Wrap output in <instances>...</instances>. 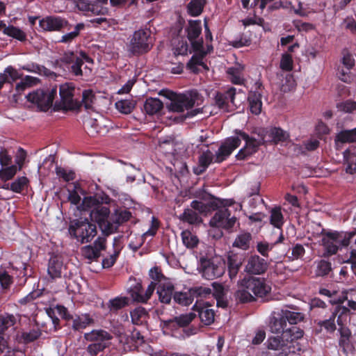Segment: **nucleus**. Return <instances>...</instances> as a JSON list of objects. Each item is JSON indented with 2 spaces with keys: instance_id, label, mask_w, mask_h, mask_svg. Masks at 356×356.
<instances>
[{
  "instance_id": "nucleus-47",
  "label": "nucleus",
  "mask_w": 356,
  "mask_h": 356,
  "mask_svg": "<svg viewBox=\"0 0 356 356\" xmlns=\"http://www.w3.org/2000/svg\"><path fill=\"white\" fill-rule=\"evenodd\" d=\"M128 304V298L120 296L110 300L108 303V307L111 312H114L125 307Z\"/></svg>"
},
{
  "instance_id": "nucleus-13",
  "label": "nucleus",
  "mask_w": 356,
  "mask_h": 356,
  "mask_svg": "<svg viewBox=\"0 0 356 356\" xmlns=\"http://www.w3.org/2000/svg\"><path fill=\"white\" fill-rule=\"evenodd\" d=\"M73 88L70 87L67 84L60 85L59 88V95L60 97V102H56L54 109L58 110H74L79 108L80 104L74 99Z\"/></svg>"
},
{
  "instance_id": "nucleus-64",
  "label": "nucleus",
  "mask_w": 356,
  "mask_h": 356,
  "mask_svg": "<svg viewBox=\"0 0 356 356\" xmlns=\"http://www.w3.org/2000/svg\"><path fill=\"white\" fill-rule=\"evenodd\" d=\"M349 154L350 152L348 149H346L343 152V159L345 163L347 164L345 171L347 174L354 175L356 174V160L355 161H349L348 159Z\"/></svg>"
},
{
  "instance_id": "nucleus-49",
  "label": "nucleus",
  "mask_w": 356,
  "mask_h": 356,
  "mask_svg": "<svg viewBox=\"0 0 356 356\" xmlns=\"http://www.w3.org/2000/svg\"><path fill=\"white\" fill-rule=\"evenodd\" d=\"M17 172V166L16 165L1 167L0 169V179L4 181L10 180L15 177Z\"/></svg>"
},
{
  "instance_id": "nucleus-56",
  "label": "nucleus",
  "mask_w": 356,
  "mask_h": 356,
  "mask_svg": "<svg viewBox=\"0 0 356 356\" xmlns=\"http://www.w3.org/2000/svg\"><path fill=\"white\" fill-rule=\"evenodd\" d=\"M82 255L90 261L97 260L99 257L100 254L97 253V250H94L92 245H86L81 248Z\"/></svg>"
},
{
  "instance_id": "nucleus-26",
  "label": "nucleus",
  "mask_w": 356,
  "mask_h": 356,
  "mask_svg": "<svg viewBox=\"0 0 356 356\" xmlns=\"http://www.w3.org/2000/svg\"><path fill=\"white\" fill-rule=\"evenodd\" d=\"M266 143L271 142L275 144L284 142L289 138V134L280 127H272L269 130L265 129Z\"/></svg>"
},
{
  "instance_id": "nucleus-48",
  "label": "nucleus",
  "mask_w": 356,
  "mask_h": 356,
  "mask_svg": "<svg viewBox=\"0 0 356 356\" xmlns=\"http://www.w3.org/2000/svg\"><path fill=\"white\" fill-rule=\"evenodd\" d=\"M95 100L96 96L92 90L88 89L83 91L81 104L86 109H92Z\"/></svg>"
},
{
  "instance_id": "nucleus-54",
  "label": "nucleus",
  "mask_w": 356,
  "mask_h": 356,
  "mask_svg": "<svg viewBox=\"0 0 356 356\" xmlns=\"http://www.w3.org/2000/svg\"><path fill=\"white\" fill-rule=\"evenodd\" d=\"M332 270V264L330 261L321 260L316 266V275L323 277L329 274Z\"/></svg>"
},
{
  "instance_id": "nucleus-6",
  "label": "nucleus",
  "mask_w": 356,
  "mask_h": 356,
  "mask_svg": "<svg viewBox=\"0 0 356 356\" xmlns=\"http://www.w3.org/2000/svg\"><path fill=\"white\" fill-rule=\"evenodd\" d=\"M154 45L149 29H138L130 38L128 51L134 56H140L149 52Z\"/></svg>"
},
{
  "instance_id": "nucleus-12",
  "label": "nucleus",
  "mask_w": 356,
  "mask_h": 356,
  "mask_svg": "<svg viewBox=\"0 0 356 356\" xmlns=\"http://www.w3.org/2000/svg\"><path fill=\"white\" fill-rule=\"evenodd\" d=\"M70 234L82 243H88L97 234L96 224H71Z\"/></svg>"
},
{
  "instance_id": "nucleus-40",
  "label": "nucleus",
  "mask_w": 356,
  "mask_h": 356,
  "mask_svg": "<svg viewBox=\"0 0 356 356\" xmlns=\"http://www.w3.org/2000/svg\"><path fill=\"white\" fill-rule=\"evenodd\" d=\"M3 33L9 37H11L20 42H25L26 40V33L20 29L19 27L13 25H9L3 30Z\"/></svg>"
},
{
  "instance_id": "nucleus-32",
  "label": "nucleus",
  "mask_w": 356,
  "mask_h": 356,
  "mask_svg": "<svg viewBox=\"0 0 356 356\" xmlns=\"http://www.w3.org/2000/svg\"><path fill=\"white\" fill-rule=\"evenodd\" d=\"M243 70L244 67L241 65H237L234 67H229L227 70V74L232 83L236 85L244 84L245 79L243 76Z\"/></svg>"
},
{
  "instance_id": "nucleus-11",
  "label": "nucleus",
  "mask_w": 356,
  "mask_h": 356,
  "mask_svg": "<svg viewBox=\"0 0 356 356\" xmlns=\"http://www.w3.org/2000/svg\"><path fill=\"white\" fill-rule=\"evenodd\" d=\"M341 54L342 57L340 60L341 65L337 68V74L341 81L350 83L354 79L351 70L355 65V60L348 49H343Z\"/></svg>"
},
{
  "instance_id": "nucleus-39",
  "label": "nucleus",
  "mask_w": 356,
  "mask_h": 356,
  "mask_svg": "<svg viewBox=\"0 0 356 356\" xmlns=\"http://www.w3.org/2000/svg\"><path fill=\"white\" fill-rule=\"evenodd\" d=\"M94 320L87 314L76 316L72 321V329L76 331L85 329L87 326L92 324Z\"/></svg>"
},
{
  "instance_id": "nucleus-50",
  "label": "nucleus",
  "mask_w": 356,
  "mask_h": 356,
  "mask_svg": "<svg viewBox=\"0 0 356 356\" xmlns=\"http://www.w3.org/2000/svg\"><path fill=\"white\" fill-rule=\"evenodd\" d=\"M241 266V262L240 261H237L232 256L228 257V271L232 280L236 277Z\"/></svg>"
},
{
  "instance_id": "nucleus-23",
  "label": "nucleus",
  "mask_w": 356,
  "mask_h": 356,
  "mask_svg": "<svg viewBox=\"0 0 356 356\" xmlns=\"http://www.w3.org/2000/svg\"><path fill=\"white\" fill-rule=\"evenodd\" d=\"M154 291V286L152 281L145 291L143 289L141 284L138 283L131 290L130 293L134 301L145 303L149 300Z\"/></svg>"
},
{
  "instance_id": "nucleus-30",
  "label": "nucleus",
  "mask_w": 356,
  "mask_h": 356,
  "mask_svg": "<svg viewBox=\"0 0 356 356\" xmlns=\"http://www.w3.org/2000/svg\"><path fill=\"white\" fill-rule=\"evenodd\" d=\"M85 24L83 22L78 23L76 25H72V31L63 35L58 42L66 44H71L76 38L80 35L81 31L85 29Z\"/></svg>"
},
{
  "instance_id": "nucleus-34",
  "label": "nucleus",
  "mask_w": 356,
  "mask_h": 356,
  "mask_svg": "<svg viewBox=\"0 0 356 356\" xmlns=\"http://www.w3.org/2000/svg\"><path fill=\"white\" fill-rule=\"evenodd\" d=\"M199 313V317L202 323L205 325H211L214 321L215 313L213 309L209 308V306L203 305L200 304L197 307H193Z\"/></svg>"
},
{
  "instance_id": "nucleus-8",
  "label": "nucleus",
  "mask_w": 356,
  "mask_h": 356,
  "mask_svg": "<svg viewBox=\"0 0 356 356\" xmlns=\"http://www.w3.org/2000/svg\"><path fill=\"white\" fill-rule=\"evenodd\" d=\"M84 339L91 342L87 348V351L91 356H96L109 346L112 335L104 330H93L85 333Z\"/></svg>"
},
{
  "instance_id": "nucleus-33",
  "label": "nucleus",
  "mask_w": 356,
  "mask_h": 356,
  "mask_svg": "<svg viewBox=\"0 0 356 356\" xmlns=\"http://www.w3.org/2000/svg\"><path fill=\"white\" fill-rule=\"evenodd\" d=\"M280 311L282 316H284L286 321H288L291 325L297 324L304 318L303 314L293 310L289 306H285L280 309Z\"/></svg>"
},
{
  "instance_id": "nucleus-1",
  "label": "nucleus",
  "mask_w": 356,
  "mask_h": 356,
  "mask_svg": "<svg viewBox=\"0 0 356 356\" xmlns=\"http://www.w3.org/2000/svg\"><path fill=\"white\" fill-rule=\"evenodd\" d=\"M211 199L212 200L207 204L198 200L192 201V209H185L181 219L186 222H202L197 211L204 216L214 211L209 222H236L242 209L240 203H236L234 199H221L213 195H211Z\"/></svg>"
},
{
  "instance_id": "nucleus-45",
  "label": "nucleus",
  "mask_w": 356,
  "mask_h": 356,
  "mask_svg": "<svg viewBox=\"0 0 356 356\" xmlns=\"http://www.w3.org/2000/svg\"><path fill=\"white\" fill-rule=\"evenodd\" d=\"M136 106V102L131 99H122L115 102V108L123 114L131 113Z\"/></svg>"
},
{
  "instance_id": "nucleus-25",
  "label": "nucleus",
  "mask_w": 356,
  "mask_h": 356,
  "mask_svg": "<svg viewBox=\"0 0 356 356\" xmlns=\"http://www.w3.org/2000/svg\"><path fill=\"white\" fill-rule=\"evenodd\" d=\"M213 154L209 149L203 152L202 154H201L199 156L198 165L193 168V172L196 175H200L203 174L207 170L210 164L213 162Z\"/></svg>"
},
{
  "instance_id": "nucleus-22",
  "label": "nucleus",
  "mask_w": 356,
  "mask_h": 356,
  "mask_svg": "<svg viewBox=\"0 0 356 356\" xmlns=\"http://www.w3.org/2000/svg\"><path fill=\"white\" fill-rule=\"evenodd\" d=\"M268 268V264L264 259L258 255L251 256L247 261L245 266V271L254 275L264 273Z\"/></svg>"
},
{
  "instance_id": "nucleus-29",
  "label": "nucleus",
  "mask_w": 356,
  "mask_h": 356,
  "mask_svg": "<svg viewBox=\"0 0 356 356\" xmlns=\"http://www.w3.org/2000/svg\"><path fill=\"white\" fill-rule=\"evenodd\" d=\"M20 78L18 71L12 66H8L3 73L0 74V90L2 89L5 83H13Z\"/></svg>"
},
{
  "instance_id": "nucleus-37",
  "label": "nucleus",
  "mask_w": 356,
  "mask_h": 356,
  "mask_svg": "<svg viewBox=\"0 0 356 356\" xmlns=\"http://www.w3.org/2000/svg\"><path fill=\"white\" fill-rule=\"evenodd\" d=\"M120 238L115 237L113 241V253L110 254L108 257H106L102 260V266L104 268H110L113 266L118 257L120 252L122 249L121 245L119 244Z\"/></svg>"
},
{
  "instance_id": "nucleus-2",
  "label": "nucleus",
  "mask_w": 356,
  "mask_h": 356,
  "mask_svg": "<svg viewBox=\"0 0 356 356\" xmlns=\"http://www.w3.org/2000/svg\"><path fill=\"white\" fill-rule=\"evenodd\" d=\"M116 204V200L104 191L95 193L93 195L86 196L78 207L83 215L88 214L90 221L75 220L73 222H111L108 220L111 214L110 207Z\"/></svg>"
},
{
  "instance_id": "nucleus-59",
  "label": "nucleus",
  "mask_w": 356,
  "mask_h": 356,
  "mask_svg": "<svg viewBox=\"0 0 356 356\" xmlns=\"http://www.w3.org/2000/svg\"><path fill=\"white\" fill-rule=\"evenodd\" d=\"M56 173L57 176L63 179L65 181H72L75 178V174L73 171H67L66 169L60 166H56Z\"/></svg>"
},
{
  "instance_id": "nucleus-4",
  "label": "nucleus",
  "mask_w": 356,
  "mask_h": 356,
  "mask_svg": "<svg viewBox=\"0 0 356 356\" xmlns=\"http://www.w3.org/2000/svg\"><path fill=\"white\" fill-rule=\"evenodd\" d=\"M354 232L327 231L323 233L322 245L324 256L330 257L337 253L339 250L348 246Z\"/></svg>"
},
{
  "instance_id": "nucleus-15",
  "label": "nucleus",
  "mask_w": 356,
  "mask_h": 356,
  "mask_svg": "<svg viewBox=\"0 0 356 356\" xmlns=\"http://www.w3.org/2000/svg\"><path fill=\"white\" fill-rule=\"evenodd\" d=\"M241 145V138L236 135L228 137L222 141L216 152L215 162L220 163L227 160Z\"/></svg>"
},
{
  "instance_id": "nucleus-42",
  "label": "nucleus",
  "mask_w": 356,
  "mask_h": 356,
  "mask_svg": "<svg viewBox=\"0 0 356 356\" xmlns=\"http://www.w3.org/2000/svg\"><path fill=\"white\" fill-rule=\"evenodd\" d=\"M173 298L175 302L184 306L191 305L194 300L191 289L185 292H175Z\"/></svg>"
},
{
  "instance_id": "nucleus-63",
  "label": "nucleus",
  "mask_w": 356,
  "mask_h": 356,
  "mask_svg": "<svg viewBox=\"0 0 356 356\" xmlns=\"http://www.w3.org/2000/svg\"><path fill=\"white\" fill-rule=\"evenodd\" d=\"M35 81V78L31 76H26L25 79L17 83L15 86V90L18 95H21V93L26 90L27 88L30 87Z\"/></svg>"
},
{
  "instance_id": "nucleus-61",
  "label": "nucleus",
  "mask_w": 356,
  "mask_h": 356,
  "mask_svg": "<svg viewBox=\"0 0 356 356\" xmlns=\"http://www.w3.org/2000/svg\"><path fill=\"white\" fill-rule=\"evenodd\" d=\"M337 108L339 111L344 113H353L356 112V102L352 100H346L343 102L337 104Z\"/></svg>"
},
{
  "instance_id": "nucleus-52",
  "label": "nucleus",
  "mask_w": 356,
  "mask_h": 356,
  "mask_svg": "<svg viewBox=\"0 0 356 356\" xmlns=\"http://www.w3.org/2000/svg\"><path fill=\"white\" fill-rule=\"evenodd\" d=\"M29 182V181L26 177H18L15 181L11 183L10 189L15 193H19L28 185Z\"/></svg>"
},
{
  "instance_id": "nucleus-3",
  "label": "nucleus",
  "mask_w": 356,
  "mask_h": 356,
  "mask_svg": "<svg viewBox=\"0 0 356 356\" xmlns=\"http://www.w3.org/2000/svg\"><path fill=\"white\" fill-rule=\"evenodd\" d=\"M265 129L258 128L255 129L252 134H256L254 136H250L246 132L241 129H234V133L236 136L245 140V145L241 148L236 158L237 160H245L257 153L259 151V147L266 143Z\"/></svg>"
},
{
  "instance_id": "nucleus-14",
  "label": "nucleus",
  "mask_w": 356,
  "mask_h": 356,
  "mask_svg": "<svg viewBox=\"0 0 356 356\" xmlns=\"http://www.w3.org/2000/svg\"><path fill=\"white\" fill-rule=\"evenodd\" d=\"M39 26L43 31H63V29L70 31L72 24L65 18L60 16L49 15L39 21Z\"/></svg>"
},
{
  "instance_id": "nucleus-5",
  "label": "nucleus",
  "mask_w": 356,
  "mask_h": 356,
  "mask_svg": "<svg viewBox=\"0 0 356 356\" xmlns=\"http://www.w3.org/2000/svg\"><path fill=\"white\" fill-rule=\"evenodd\" d=\"M149 275L154 289H156L159 300L163 304H170L175 293L173 283L161 273L158 267L152 268Z\"/></svg>"
},
{
  "instance_id": "nucleus-44",
  "label": "nucleus",
  "mask_w": 356,
  "mask_h": 356,
  "mask_svg": "<svg viewBox=\"0 0 356 356\" xmlns=\"http://www.w3.org/2000/svg\"><path fill=\"white\" fill-rule=\"evenodd\" d=\"M183 243L188 248L196 247L199 243L197 236L191 230L186 229L181 232Z\"/></svg>"
},
{
  "instance_id": "nucleus-43",
  "label": "nucleus",
  "mask_w": 356,
  "mask_h": 356,
  "mask_svg": "<svg viewBox=\"0 0 356 356\" xmlns=\"http://www.w3.org/2000/svg\"><path fill=\"white\" fill-rule=\"evenodd\" d=\"M131 321L135 325H142L146 322L147 318V312L142 307H136L131 312Z\"/></svg>"
},
{
  "instance_id": "nucleus-7",
  "label": "nucleus",
  "mask_w": 356,
  "mask_h": 356,
  "mask_svg": "<svg viewBox=\"0 0 356 356\" xmlns=\"http://www.w3.org/2000/svg\"><path fill=\"white\" fill-rule=\"evenodd\" d=\"M57 95V87L37 89L26 95L28 102L37 106L42 111H48L52 106Z\"/></svg>"
},
{
  "instance_id": "nucleus-36",
  "label": "nucleus",
  "mask_w": 356,
  "mask_h": 356,
  "mask_svg": "<svg viewBox=\"0 0 356 356\" xmlns=\"http://www.w3.org/2000/svg\"><path fill=\"white\" fill-rule=\"evenodd\" d=\"M62 268L63 263L57 257L50 258L47 272L51 278L60 277L61 276Z\"/></svg>"
},
{
  "instance_id": "nucleus-18",
  "label": "nucleus",
  "mask_w": 356,
  "mask_h": 356,
  "mask_svg": "<svg viewBox=\"0 0 356 356\" xmlns=\"http://www.w3.org/2000/svg\"><path fill=\"white\" fill-rule=\"evenodd\" d=\"M248 286H247L252 293L254 298H264L271 291V286L264 278L250 276L245 277Z\"/></svg>"
},
{
  "instance_id": "nucleus-10",
  "label": "nucleus",
  "mask_w": 356,
  "mask_h": 356,
  "mask_svg": "<svg viewBox=\"0 0 356 356\" xmlns=\"http://www.w3.org/2000/svg\"><path fill=\"white\" fill-rule=\"evenodd\" d=\"M126 202L122 204H118L116 202L113 212L111 214L113 221L112 222H127L135 218V209L134 205L135 203L129 197L126 196L124 198Z\"/></svg>"
},
{
  "instance_id": "nucleus-41",
  "label": "nucleus",
  "mask_w": 356,
  "mask_h": 356,
  "mask_svg": "<svg viewBox=\"0 0 356 356\" xmlns=\"http://www.w3.org/2000/svg\"><path fill=\"white\" fill-rule=\"evenodd\" d=\"M207 0H191L187 5V11L191 16L201 15Z\"/></svg>"
},
{
  "instance_id": "nucleus-57",
  "label": "nucleus",
  "mask_w": 356,
  "mask_h": 356,
  "mask_svg": "<svg viewBox=\"0 0 356 356\" xmlns=\"http://www.w3.org/2000/svg\"><path fill=\"white\" fill-rule=\"evenodd\" d=\"M95 15H105L108 13V8L101 2L97 1H91L90 11Z\"/></svg>"
},
{
  "instance_id": "nucleus-38",
  "label": "nucleus",
  "mask_w": 356,
  "mask_h": 356,
  "mask_svg": "<svg viewBox=\"0 0 356 356\" xmlns=\"http://www.w3.org/2000/svg\"><path fill=\"white\" fill-rule=\"evenodd\" d=\"M191 289L193 296V299H197L195 304L193 305V307H197V306L200 305L199 302L203 298H206L212 294L211 289L207 286H195L191 288Z\"/></svg>"
},
{
  "instance_id": "nucleus-53",
  "label": "nucleus",
  "mask_w": 356,
  "mask_h": 356,
  "mask_svg": "<svg viewBox=\"0 0 356 356\" xmlns=\"http://www.w3.org/2000/svg\"><path fill=\"white\" fill-rule=\"evenodd\" d=\"M349 312V309L345 306L341 305V303H339L332 312V315L335 318L337 316V323L339 325H341L343 324V316H346Z\"/></svg>"
},
{
  "instance_id": "nucleus-62",
  "label": "nucleus",
  "mask_w": 356,
  "mask_h": 356,
  "mask_svg": "<svg viewBox=\"0 0 356 356\" xmlns=\"http://www.w3.org/2000/svg\"><path fill=\"white\" fill-rule=\"evenodd\" d=\"M280 68L286 72L292 70L293 60L292 56L287 53L283 54L280 60Z\"/></svg>"
},
{
  "instance_id": "nucleus-21",
  "label": "nucleus",
  "mask_w": 356,
  "mask_h": 356,
  "mask_svg": "<svg viewBox=\"0 0 356 356\" xmlns=\"http://www.w3.org/2000/svg\"><path fill=\"white\" fill-rule=\"evenodd\" d=\"M248 282L245 277L238 282V289L234 293L235 301L237 303H247L256 300L251 290L248 287Z\"/></svg>"
},
{
  "instance_id": "nucleus-16",
  "label": "nucleus",
  "mask_w": 356,
  "mask_h": 356,
  "mask_svg": "<svg viewBox=\"0 0 356 356\" xmlns=\"http://www.w3.org/2000/svg\"><path fill=\"white\" fill-rule=\"evenodd\" d=\"M187 38L189 40L193 50H200L204 44L203 38H200L202 33V22L200 20H189L185 29Z\"/></svg>"
},
{
  "instance_id": "nucleus-28",
  "label": "nucleus",
  "mask_w": 356,
  "mask_h": 356,
  "mask_svg": "<svg viewBox=\"0 0 356 356\" xmlns=\"http://www.w3.org/2000/svg\"><path fill=\"white\" fill-rule=\"evenodd\" d=\"M274 225V232H279V238L274 243H269L266 241H261L257 243V250L264 257H268V252L272 250L274 244L280 243L283 239V236L280 232L281 225L282 224H273Z\"/></svg>"
},
{
  "instance_id": "nucleus-24",
  "label": "nucleus",
  "mask_w": 356,
  "mask_h": 356,
  "mask_svg": "<svg viewBox=\"0 0 356 356\" xmlns=\"http://www.w3.org/2000/svg\"><path fill=\"white\" fill-rule=\"evenodd\" d=\"M196 316L195 314L190 312L163 321V324L168 328H176L188 325Z\"/></svg>"
},
{
  "instance_id": "nucleus-27",
  "label": "nucleus",
  "mask_w": 356,
  "mask_h": 356,
  "mask_svg": "<svg viewBox=\"0 0 356 356\" xmlns=\"http://www.w3.org/2000/svg\"><path fill=\"white\" fill-rule=\"evenodd\" d=\"M85 62L93 64V60L89 57L86 52L81 51L79 53V57H78L74 63H72L71 72L75 76H83V71L81 67Z\"/></svg>"
},
{
  "instance_id": "nucleus-17",
  "label": "nucleus",
  "mask_w": 356,
  "mask_h": 356,
  "mask_svg": "<svg viewBox=\"0 0 356 356\" xmlns=\"http://www.w3.org/2000/svg\"><path fill=\"white\" fill-rule=\"evenodd\" d=\"M200 272L203 277L211 280L223 275L224 264H216L213 261L207 259H201Z\"/></svg>"
},
{
  "instance_id": "nucleus-20",
  "label": "nucleus",
  "mask_w": 356,
  "mask_h": 356,
  "mask_svg": "<svg viewBox=\"0 0 356 356\" xmlns=\"http://www.w3.org/2000/svg\"><path fill=\"white\" fill-rule=\"evenodd\" d=\"M236 88L230 87L222 92H217L215 97V104L220 108L228 111L229 104L234 105Z\"/></svg>"
},
{
  "instance_id": "nucleus-51",
  "label": "nucleus",
  "mask_w": 356,
  "mask_h": 356,
  "mask_svg": "<svg viewBox=\"0 0 356 356\" xmlns=\"http://www.w3.org/2000/svg\"><path fill=\"white\" fill-rule=\"evenodd\" d=\"M356 290L350 289L348 291H346L344 293L342 299H339L337 303H342L345 300H348V306L349 309H352L353 311H356V301L353 300V298L355 297Z\"/></svg>"
},
{
  "instance_id": "nucleus-9",
  "label": "nucleus",
  "mask_w": 356,
  "mask_h": 356,
  "mask_svg": "<svg viewBox=\"0 0 356 356\" xmlns=\"http://www.w3.org/2000/svg\"><path fill=\"white\" fill-rule=\"evenodd\" d=\"M197 92H190L183 94L171 92L168 97L170 102L166 104L167 108L172 112L181 113L192 108L198 99Z\"/></svg>"
},
{
  "instance_id": "nucleus-31",
  "label": "nucleus",
  "mask_w": 356,
  "mask_h": 356,
  "mask_svg": "<svg viewBox=\"0 0 356 356\" xmlns=\"http://www.w3.org/2000/svg\"><path fill=\"white\" fill-rule=\"evenodd\" d=\"M356 142V129L342 130L338 133L334 138L335 145L337 148L340 144Z\"/></svg>"
},
{
  "instance_id": "nucleus-55",
  "label": "nucleus",
  "mask_w": 356,
  "mask_h": 356,
  "mask_svg": "<svg viewBox=\"0 0 356 356\" xmlns=\"http://www.w3.org/2000/svg\"><path fill=\"white\" fill-rule=\"evenodd\" d=\"M15 323V318L13 315H0V333L3 332L8 328Z\"/></svg>"
},
{
  "instance_id": "nucleus-35",
  "label": "nucleus",
  "mask_w": 356,
  "mask_h": 356,
  "mask_svg": "<svg viewBox=\"0 0 356 356\" xmlns=\"http://www.w3.org/2000/svg\"><path fill=\"white\" fill-rule=\"evenodd\" d=\"M163 107V102L158 98H147L144 104V111L149 115L156 114Z\"/></svg>"
},
{
  "instance_id": "nucleus-58",
  "label": "nucleus",
  "mask_w": 356,
  "mask_h": 356,
  "mask_svg": "<svg viewBox=\"0 0 356 356\" xmlns=\"http://www.w3.org/2000/svg\"><path fill=\"white\" fill-rule=\"evenodd\" d=\"M335 318L334 316L331 315L328 319L319 321L318 325L325 329L327 332L332 333L336 330Z\"/></svg>"
},
{
  "instance_id": "nucleus-60",
  "label": "nucleus",
  "mask_w": 356,
  "mask_h": 356,
  "mask_svg": "<svg viewBox=\"0 0 356 356\" xmlns=\"http://www.w3.org/2000/svg\"><path fill=\"white\" fill-rule=\"evenodd\" d=\"M195 54L190 59L191 65H203V59L207 52H203V47L200 50H193Z\"/></svg>"
},
{
  "instance_id": "nucleus-19",
  "label": "nucleus",
  "mask_w": 356,
  "mask_h": 356,
  "mask_svg": "<svg viewBox=\"0 0 356 356\" xmlns=\"http://www.w3.org/2000/svg\"><path fill=\"white\" fill-rule=\"evenodd\" d=\"M254 90L249 92L248 101L249 103L250 110L252 114L259 115L262 108V91L264 86L260 81H257L254 84Z\"/></svg>"
},
{
  "instance_id": "nucleus-46",
  "label": "nucleus",
  "mask_w": 356,
  "mask_h": 356,
  "mask_svg": "<svg viewBox=\"0 0 356 356\" xmlns=\"http://www.w3.org/2000/svg\"><path fill=\"white\" fill-rule=\"evenodd\" d=\"M251 238L252 236L250 233H242L237 236L234 242L233 243V246L246 250L250 247V241Z\"/></svg>"
}]
</instances>
